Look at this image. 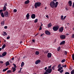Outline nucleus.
Here are the masks:
<instances>
[{"instance_id":"obj_50","label":"nucleus","mask_w":74,"mask_h":74,"mask_svg":"<svg viewBox=\"0 0 74 74\" xmlns=\"http://www.w3.org/2000/svg\"><path fill=\"white\" fill-rule=\"evenodd\" d=\"M64 74H69V73L68 72H66Z\"/></svg>"},{"instance_id":"obj_32","label":"nucleus","mask_w":74,"mask_h":74,"mask_svg":"<svg viewBox=\"0 0 74 74\" xmlns=\"http://www.w3.org/2000/svg\"><path fill=\"white\" fill-rule=\"evenodd\" d=\"M64 54L65 55H67V51H64Z\"/></svg>"},{"instance_id":"obj_7","label":"nucleus","mask_w":74,"mask_h":74,"mask_svg":"<svg viewBox=\"0 0 74 74\" xmlns=\"http://www.w3.org/2000/svg\"><path fill=\"white\" fill-rule=\"evenodd\" d=\"M45 34L47 35H50V32L49 31L46 30L45 31Z\"/></svg>"},{"instance_id":"obj_6","label":"nucleus","mask_w":74,"mask_h":74,"mask_svg":"<svg viewBox=\"0 0 74 74\" xmlns=\"http://www.w3.org/2000/svg\"><path fill=\"white\" fill-rule=\"evenodd\" d=\"M60 39L62 40L65 39V38H66V36H65V35H61L60 36Z\"/></svg>"},{"instance_id":"obj_51","label":"nucleus","mask_w":74,"mask_h":74,"mask_svg":"<svg viewBox=\"0 0 74 74\" xmlns=\"http://www.w3.org/2000/svg\"><path fill=\"white\" fill-rule=\"evenodd\" d=\"M72 38H74V34H73V35H72Z\"/></svg>"},{"instance_id":"obj_27","label":"nucleus","mask_w":74,"mask_h":74,"mask_svg":"<svg viewBox=\"0 0 74 74\" xmlns=\"http://www.w3.org/2000/svg\"><path fill=\"white\" fill-rule=\"evenodd\" d=\"M5 44H4L3 45V47H2V49H3L4 48H5Z\"/></svg>"},{"instance_id":"obj_36","label":"nucleus","mask_w":74,"mask_h":74,"mask_svg":"<svg viewBox=\"0 0 74 74\" xmlns=\"http://www.w3.org/2000/svg\"><path fill=\"white\" fill-rule=\"evenodd\" d=\"M64 71V70L63 69L61 70V71H60L59 72L60 73H62V72H63Z\"/></svg>"},{"instance_id":"obj_39","label":"nucleus","mask_w":74,"mask_h":74,"mask_svg":"<svg viewBox=\"0 0 74 74\" xmlns=\"http://www.w3.org/2000/svg\"><path fill=\"white\" fill-rule=\"evenodd\" d=\"M13 11L14 12H17V10H16V9H14Z\"/></svg>"},{"instance_id":"obj_44","label":"nucleus","mask_w":74,"mask_h":74,"mask_svg":"<svg viewBox=\"0 0 74 74\" xmlns=\"http://www.w3.org/2000/svg\"><path fill=\"white\" fill-rule=\"evenodd\" d=\"M66 18V16H65L64 17V18H63L62 20H64V19L65 18Z\"/></svg>"},{"instance_id":"obj_5","label":"nucleus","mask_w":74,"mask_h":74,"mask_svg":"<svg viewBox=\"0 0 74 74\" xmlns=\"http://www.w3.org/2000/svg\"><path fill=\"white\" fill-rule=\"evenodd\" d=\"M58 30H59V32H63V30H64V29L63 28V27H60L59 29H58Z\"/></svg>"},{"instance_id":"obj_49","label":"nucleus","mask_w":74,"mask_h":74,"mask_svg":"<svg viewBox=\"0 0 74 74\" xmlns=\"http://www.w3.org/2000/svg\"><path fill=\"white\" fill-rule=\"evenodd\" d=\"M63 16H61V20H62V19H63Z\"/></svg>"},{"instance_id":"obj_19","label":"nucleus","mask_w":74,"mask_h":74,"mask_svg":"<svg viewBox=\"0 0 74 74\" xmlns=\"http://www.w3.org/2000/svg\"><path fill=\"white\" fill-rule=\"evenodd\" d=\"M3 11H5L6 10V7L5 6V5L3 7Z\"/></svg>"},{"instance_id":"obj_13","label":"nucleus","mask_w":74,"mask_h":74,"mask_svg":"<svg viewBox=\"0 0 74 74\" xmlns=\"http://www.w3.org/2000/svg\"><path fill=\"white\" fill-rule=\"evenodd\" d=\"M68 4H69V6L71 7L72 6V1H69V2H68Z\"/></svg>"},{"instance_id":"obj_15","label":"nucleus","mask_w":74,"mask_h":74,"mask_svg":"<svg viewBox=\"0 0 74 74\" xmlns=\"http://www.w3.org/2000/svg\"><path fill=\"white\" fill-rule=\"evenodd\" d=\"M65 41H63L60 43V45H64L65 44Z\"/></svg>"},{"instance_id":"obj_10","label":"nucleus","mask_w":74,"mask_h":74,"mask_svg":"<svg viewBox=\"0 0 74 74\" xmlns=\"http://www.w3.org/2000/svg\"><path fill=\"white\" fill-rule=\"evenodd\" d=\"M41 61L40 60H37L35 62V64H38Z\"/></svg>"},{"instance_id":"obj_4","label":"nucleus","mask_w":74,"mask_h":74,"mask_svg":"<svg viewBox=\"0 0 74 74\" xmlns=\"http://www.w3.org/2000/svg\"><path fill=\"white\" fill-rule=\"evenodd\" d=\"M52 69H48L46 70V72L47 73H51V72H52Z\"/></svg>"},{"instance_id":"obj_45","label":"nucleus","mask_w":74,"mask_h":74,"mask_svg":"<svg viewBox=\"0 0 74 74\" xmlns=\"http://www.w3.org/2000/svg\"><path fill=\"white\" fill-rule=\"evenodd\" d=\"M14 57H13L11 58V60L12 61H14Z\"/></svg>"},{"instance_id":"obj_28","label":"nucleus","mask_w":74,"mask_h":74,"mask_svg":"<svg viewBox=\"0 0 74 74\" xmlns=\"http://www.w3.org/2000/svg\"><path fill=\"white\" fill-rule=\"evenodd\" d=\"M11 72V71L10 70H9L7 71V74H9V73H10Z\"/></svg>"},{"instance_id":"obj_35","label":"nucleus","mask_w":74,"mask_h":74,"mask_svg":"<svg viewBox=\"0 0 74 74\" xmlns=\"http://www.w3.org/2000/svg\"><path fill=\"white\" fill-rule=\"evenodd\" d=\"M65 61H66V60H65V59L62 60V61H61V62L64 63L65 62Z\"/></svg>"},{"instance_id":"obj_53","label":"nucleus","mask_w":74,"mask_h":74,"mask_svg":"<svg viewBox=\"0 0 74 74\" xmlns=\"http://www.w3.org/2000/svg\"><path fill=\"white\" fill-rule=\"evenodd\" d=\"M3 62L2 61H0V63L1 64H3Z\"/></svg>"},{"instance_id":"obj_52","label":"nucleus","mask_w":74,"mask_h":74,"mask_svg":"<svg viewBox=\"0 0 74 74\" xmlns=\"http://www.w3.org/2000/svg\"><path fill=\"white\" fill-rule=\"evenodd\" d=\"M47 67H45V68H44V70H47Z\"/></svg>"},{"instance_id":"obj_14","label":"nucleus","mask_w":74,"mask_h":74,"mask_svg":"<svg viewBox=\"0 0 74 74\" xmlns=\"http://www.w3.org/2000/svg\"><path fill=\"white\" fill-rule=\"evenodd\" d=\"M7 54V52H4L2 54V55H2L3 56H5Z\"/></svg>"},{"instance_id":"obj_30","label":"nucleus","mask_w":74,"mask_h":74,"mask_svg":"<svg viewBox=\"0 0 74 74\" xmlns=\"http://www.w3.org/2000/svg\"><path fill=\"white\" fill-rule=\"evenodd\" d=\"M60 50V47H59L58 48H57V51L59 52Z\"/></svg>"},{"instance_id":"obj_8","label":"nucleus","mask_w":74,"mask_h":74,"mask_svg":"<svg viewBox=\"0 0 74 74\" xmlns=\"http://www.w3.org/2000/svg\"><path fill=\"white\" fill-rule=\"evenodd\" d=\"M36 16L34 14H32L31 16V18L33 19H35V18Z\"/></svg>"},{"instance_id":"obj_42","label":"nucleus","mask_w":74,"mask_h":74,"mask_svg":"<svg viewBox=\"0 0 74 74\" xmlns=\"http://www.w3.org/2000/svg\"><path fill=\"white\" fill-rule=\"evenodd\" d=\"M13 65L14 66V68H16V64H13Z\"/></svg>"},{"instance_id":"obj_64","label":"nucleus","mask_w":74,"mask_h":74,"mask_svg":"<svg viewBox=\"0 0 74 74\" xmlns=\"http://www.w3.org/2000/svg\"><path fill=\"white\" fill-rule=\"evenodd\" d=\"M52 1L56 2L57 1V0H53V1Z\"/></svg>"},{"instance_id":"obj_26","label":"nucleus","mask_w":74,"mask_h":74,"mask_svg":"<svg viewBox=\"0 0 74 74\" xmlns=\"http://www.w3.org/2000/svg\"><path fill=\"white\" fill-rule=\"evenodd\" d=\"M12 69H13V72H15V71H16V69L15 68H12Z\"/></svg>"},{"instance_id":"obj_9","label":"nucleus","mask_w":74,"mask_h":74,"mask_svg":"<svg viewBox=\"0 0 74 74\" xmlns=\"http://www.w3.org/2000/svg\"><path fill=\"white\" fill-rule=\"evenodd\" d=\"M26 19L28 20L29 19V13H27V14L26 15Z\"/></svg>"},{"instance_id":"obj_62","label":"nucleus","mask_w":74,"mask_h":74,"mask_svg":"<svg viewBox=\"0 0 74 74\" xmlns=\"http://www.w3.org/2000/svg\"><path fill=\"white\" fill-rule=\"evenodd\" d=\"M49 73H47V72H45L43 74H48Z\"/></svg>"},{"instance_id":"obj_11","label":"nucleus","mask_w":74,"mask_h":74,"mask_svg":"<svg viewBox=\"0 0 74 74\" xmlns=\"http://www.w3.org/2000/svg\"><path fill=\"white\" fill-rule=\"evenodd\" d=\"M4 15H5V17H7L8 16V12L7 11H6L4 12Z\"/></svg>"},{"instance_id":"obj_29","label":"nucleus","mask_w":74,"mask_h":74,"mask_svg":"<svg viewBox=\"0 0 74 74\" xmlns=\"http://www.w3.org/2000/svg\"><path fill=\"white\" fill-rule=\"evenodd\" d=\"M74 74V70H72L71 72V74Z\"/></svg>"},{"instance_id":"obj_63","label":"nucleus","mask_w":74,"mask_h":74,"mask_svg":"<svg viewBox=\"0 0 74 74\" xmlns=\"http://www.w3.org/2000/svg\"><path fill=\"white\" fill-rule=\"evenodd\" d=\"M3 57V55H0V58H2V57Z\"/></svg>"},{"instance_id":"obj_48","label":"nucleus","mask_w":74,"mask_h":74,"mask_svg":"<svg viewBox=\"0 0 74 74\" xmlns=\"http://www.w3.org/2000/svg\"><path fill=\"white\" fill-rule=\"evenodd\" d=\"M39 30H42V27H40V28H39Z\"/></svg>"},{"instance_id":"obj_34","label":"nucleus","mask_w":74,"mask_h":74,"mask_svg":"<svg viewBox=\"0 0 74 74\" xmlns=\"http://www.w3.org/2000/svg\"><path fill=\"white\" fill-rule=\"evenodd\" d=\"M38 21V19H36L35 20V21H34V23H36L37 22V21Z\"/></svg>"},{"instance_id":"obj_23","label":"nucleus","mask_w":74,"mask_h":74,"mask_svg":"<svg viewBox=\"0 0 74 74\" xmlns=\"http://www.w3.org/2000/svg\"><path fill=\"white\" fill-rule=\"evenodd\" d=\"M51 26H52V24H51V23H50L48 24V27L49 28L51 27Z\"/></svg>"},{"instance_id":"obj_1","label":"nucleus","mask_w":74,"mask_h":74,"mask_svg":"<svg viewBox=\"0 0 74 74\" xmlns=\"http://www.w3.org/2000/svg\"><path fill=\"white\" fill-rule=\"evenodd\" d=\"M58 4H59V2H57L55 3L53 1H52L50 3V6L51 8H56Z\"/></svg>"},{"instance_id":"obj_33","label":"nucleus","mask_w":74,"mask_h":74,"mask_svg":"<svg viewBox=\"0 0 74 74\" xmlns=\"http://www.w3.org/2000/svg\"><path fill=\"white\" fill-rule=\"evenodd\" d=\"M3 34H4L5 35V36H7V33H6V32H3Z\"/></svg>"},{"instance_id":"obj_16","label":"nucleus","mask_w":74,"mask_h":74,"mask_svg":"<svg viewBox=\"0 0 74 74\" xmlns=\"http://www.w3.org/2000/svg\"><path fill=\"white\" fill-rule=\"evenodd\" d=\"M63 69V68L62 67L60 66V67L59 68V69H58V71H59L61 70H62Z\"/></svg>"},{"instance_id":"obj_21","label":"nucleus","mask_w":74,"mask_h":74,"mask_svg":"<svg viewBox=\"0 0 74 74\" xmlns=\"http://www.w3.org/2000/svg\"><path fill=\"white\" fill-rule=\"evenodd\" d=\"M6 64V66H7L9 65H10V63H9V61H7V62H6V64Z\"/></svg>"},{"instance_id":"obj_41","label":"nucleus","mask_w":74,"mask_h":74,"mask_svg":"<svg viewBox=\"0 0 74 74\" xmlns=\"http://www.w3.org/2000/svg\"><path fill=\"white\" fill-rule=\"evenodd\" d=\"M12 60H9V61H8L9 62L12 63Z\"/></svg>"},{"instance_id":"obj_47","label":"nucleus","mask_w":74,"mask_h":74,"mask_svg":"<svg viewBox=\"0 0 74 74\" xmlns=\"http://www.w3.org/2000/svg\"><path fill=\"white\" fill-rule=\"evenodd\" d=\"M7 28H8V26H4V28L5 29H7Z\"/></svg>"},{"instance_id":"obj_58","label":"nucleus","mask_w":74,"mask_h":74,"mask_svg":"<svg viewBox=\"0 0 74 74\" xmlns=\"http://www.w3.org/2000/svg\"><path fill=\"white\" fill-rule=\"evenodd\" d=\"M73 8H74V2H73V7H72Z\"/></svg>"},{"instance_id":"obj_55","label":"nucleus","mask_w":74,"mask_h":74,"mask_svg":"<svg viewBox=\"0 0 74 74\" xmlns=\"http://www.w3.org/2000/svg\"><path fill=\"white\" fill-rule=\"evenodd\" d=\"M51 65H50V66H49L48 67V69H50L51 68Z\"/></svg>"},{"instance_id":"obj_37","label":"nucleus","mask_w":74,"mask_h":74,"mask_svg":"<svg viewBox=\"0 0 74 74\" xmlns=\"http://www.w3.org/2000/svg\"><path fill=\"white\" fill-rule=\"evenodd\" d=\"M4 11L3 10H0V14H1L2 13H3V12Z\"/></svg>"},{"instance_id":"obj_25","label":"nucleus","mask_w":74,"mask_h":74,"mask_svg":"<svg viewBox=\"0 0 74 74\" xmlns=\"http://www.w3.org/2000/svg\"><path fill=\"white\" fill-rule=\"evenodd\" d=\"M39 51H36L35 52V54H36V55H38L39 54Z\"/></svg>"},{"instance_id":"obj_24","label":"nucleus","mask_w":74,"mask_h":74,"mask_svg":"<svg viewBox=\"0 0 74 74\" xmlns=\"http://www.w3.org/2000/svg\"><path fill=\"white\" fill-rule=\"evenodd\" d=\"M25 63H24V62H21V67H22L23 66H24V64Z\"/></svg>"},{"instance_id":"obj_3","label":"nucleus","mask_w":74,"mask_h":74,"mask_svg":"<svg viewBox=\"0 0 74 74\" xmlns=\"http://www.w3.org/2000/svg\"><path fill=\"white\" fill-rule=\"evenodd\" d=\"M59 26L57 25L56 26H55L53 27V28H52V29L54 31H57L58 30V29H59Z\"/></svg>"},{"instance_id":"obj_2","label":"nucleus","mask_w":74,"mask_h":74,"mask_svg":"<svg viewBox=\"0 0 74 74\" xmlns=\"http://www.w3.org/2000/svg\"><path fill=\"white\" fill-rule=\"evenodd\" d=\"M41 5V3L40 2H36L35 3V5H34V6L35 7V8H37L38 7H40Z\"/></svg>"},{"instance_id":"obj_46","label":"nucleus","mask_w":74,"mask_h":74,"mask_svg":"<svg viewBox=\"0 0 74 74\" xmlns=\"http://www.w3.org/2000/svg\"><path fill=\"white\" fill-rule=\"evenodd\" d=\"M52 69V70H54V66H52V69Z\"/></svg>"},{"instance_id":"obj_60","label":"nucleus","mask_w":74,"mask_h":74,"mask_svg":"<svg viewBox=\"0 0 74 74\" xmlns=\"http://www.w3.org/2000/svg\"><path fill=\"white\" fill-rule=\"evenodd\" d=\"M21 70H20V71H18V73H21Z\"/></svg>"},{"instance_id":"obj_12","label":"nucleus","mask_w":74,"mask_h":74,"mask_svg":"<svg viewBox=\"0 0 74 74\" xmlns=\"http://www.w3.org/2000/svg\"><path fill=\"white\" fill-rule=\"evenodd\" d=\"M52 56V54L50 53H48V54H47V57L48 58H50L51 57V56Z\"/></svg>"},{"instance_id":"obj_38","label":"nucleus","mask_w":74,"mask_h":74,"mask_svg":"<svg viewBox=\"0 0 74 74\" xmlns=\"http://www.w3.org/2000/svg\"><path fill=\"white\" fill-rule=\"evenodd\" d=\"M66 66H66V65H64L62 66V67H64L65 68H66Z\"/></svg>"},{"instance_id":"obj_31","label":"nucleus","mask_w":74,"mask_h":74,"mask_svg":"<svg viewBox=\"0 0 74 74\" xmlns=\"http://www.w3.org/2000/svg\"><path fill=\"white\" fill-rule=\"evenodd\" d=\"M72 58H73V60L74 61V54L72 55Z\"/></svg>"},{"instance_id":"obj_57","label":"nucleus","mask_w":74,"mask_h":74,"mask_svg":"<svg viewBox=\"0 0 74 74\" xmlns=\"http://www.w3.org/2000/svg\"><path fill=\"white\" fill-rule=\"evenodd\" d=\"M40 24H41V26H40V27H42V26H43V24L42 23H40Z\"/></svg>"},{"instance_id":"obj_18","label":"nucleus","mask_w":74,"mask_h":74,"mask_svg":"<svg viewBox=\"0 0 74 74\" xmlns=\"http://www.w3.org/2000/svg\"><path fill=\"white\" fill-rule=\"evenodd\" d=\"M29 0L26 1H25V4H28L29 3Z\"/></svg>"},{"instance_id":"obj_56","label":"nucleus","mask_w":74,"mask_h":74,"mask_svg":"<svg viewBox=\"0 0 74 74\" xmlns=\"http://www.w3.org/2000/svg\"><path fill=\"white\" fill-rule=\"evenodd\" d=\"M44 35V34H41V35L40 36V37H42Z\"/></svg>"},{"instance_id":"obj_40","label":"nucleus","mask_w":74,"mask_h":74,"mask_svg":"<svg viewBox=\"0 0 74 74\" xmlns=\"http://www.w3.org/2000/svg\"><path fill=\"white\" fill-rule=\"evenodd\" d=\"M61 66V65L60 64H59V65H58V66H57V68H59Z\"/></svg>"},{"instance_id":"obj_54","label":"nucleus","mask_w":74,"mask_h":74,"mask_svg":"<svg viewBox=\"0 0 74 74\" xmlns=\"http://www.w3.org/2000/svg\"><path fill=\"white\" fill-rule=\"evenodd\" d=\"M38 35V33H37V34H35V37L36 36H37Z\"/></svg>"},{"instance_id":"obj_59","label":"nucleus","mask_w":74,"mask_h":74,"mask_svg":"<svg viewBox=\"0 0 74 74\" xmlns=\"http://www.w3.org/2000/svg\"><path fill=\"white\" fill-rule=\"evenodd\" d=\"M32 41L33 42H35V40L33 39L32 40Z\"/></svg>"},{"instance_id":"obj_43","label":"nucleus","mask_w":74,"mask_h":74,"mask_svg":"<svg viewBox=\"0 0 74 74\" xmlns=\"http://www.w3.org/2000/svg\"><path fill=\"white\" fill-rule=\"evenodd\" d=\"M10 38V36H8L7 37V40H8Z\"/></svg>"},{"instance_id":"obj_61","label":"nucleus","mask_w":74,"mask_h":74,"mask_svg":"<svg viewBox=\"0 0 74 74\" xmlns=\"http://www.w3.org/2000/svg\"><path fill=\"white\" fill-rule=\"evenodd\" d=\"M49 52V51H45V53H47Z\"/></svg>"},{"instance_id":"obj_20","label":"nucleus","mask_w":74,"mask_h":74,"mask_svg":"<svg viewBox=\"0 0 74 74\" xmlns=\"http://www.w3.org/2000/svg\"><path fill=\"white\" fill-rule=\"evenodd\" d=\"M5 21H4H4L1 22V25L2 26L4 25L5 24V23H4Z\"/></svg>"},{"instance_id":"obj_22","label":"nucleus","mask_w":74,"mask_h":74,"mask_svg":"<svg viewBox=\"0 0 74 74\" xmlns=\"http://www.w3.org/2000/svg\"><path fill=\"white\" fill-rule=\"evenodd\" d=\"M8 68H7L6 69H5L3 70V72H5V71H6V70H7L8 69Z\"/></svg>"},{"instance_id":"obj_17","label":"nucleus","mask_w":74,"mask_h":74,"mask_svg":"<svg viewBox=\"0 0 74 74\" xmlns=\"http://www.w3.org/2000/svg\"><path fill=\"white\" fill-rule=\"evenodd\" d=\"M1 16H2V17L4 18V16H5V15L4 14V13L3 12H2L1 14Z\"/></svg>"}]
</instances>
